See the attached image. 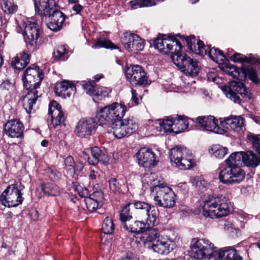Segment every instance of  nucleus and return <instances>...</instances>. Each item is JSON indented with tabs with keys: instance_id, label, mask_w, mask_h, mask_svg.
I'll list each match as a JSON object with an SVG mask.
<instances>
[{
	"instance_id": "1",
	"label": "nucleus",
	"mask_w": 260,
	"mask_h": 260,
	"mask_svg": "<svg viewBox=\"0 0 260 260\" xmlns=\"http://www.w3.org/2000/svg\"><path fill=\"white\" fill-rule=\"evenodd\" d=\"M243 151L235 152L225 159V166L219 173L221 182L225 184H238L245 178V172L241 167L243 164Z\"/></svg>"
},
{
	"instance_id": "2",
	"label": "nucleus",
	"mask_w": 260,
	"mask_h": 260,
	"mask_svg": "<svg viewBox=\"0 0 260 260\" xmlns=\"http://www.w3.org/2000/svg\"><path fill=\"white\" fill-rule=\"evenodd\" d=\"M141 238L145 247L160 255L168 254L176 246L174 241L160 235L156 229L148 230L142 234Z\"/></svg>"
},
{
	"instance_id": "3",
	"label": "nucleus",
	"mask_w": 260,
	"mask_h": 260,
	"mask_svg": "<svg viewBox=\"0 0 260 260\" xmlns=\"http://www.w3.org/2000/svg\"><path fill=\"white\" fill-rule=\"evenodd\" d=\"M203 214L206 217L218 218L230 213L228 199L222 194L210 195L204 201Z\"/></svg>"
},
{
	"instance_id": "4",
	"label": "nucleus",
	"mask_w": 260,
	"mask_h": 260,
	"mask_svg": "<svg viewBox=\"0 0 260 260\" xmlns=\"http://www.w3.org/2000/svg\"><path fill=\"white\" fill-rule=\"evenodd\" d=\"M126 107L121 103H113L101 109L96 114L99 125L109 126L116 121L121 120L125 115Z\"/></svg>"
},
{
	"instance_id": "5",
	"label": "nucleus",
	"mask_w": 260,
	"mask_h": 260,
	"mask_svg": "<svg viewBox=\"0 0 260 260\" xmlns=\"http://www.w3.org/2000/svg\"><path fill=\"white\" fill-rule=\"evenodd\" d=\"M170 157L171 163L180 170L189 169L193 164L191 152L184 147L178 146L172 148Z\"/></svg>"
},
{
	"instance_id": "6",
	"label": "nucleus",
	"mask_w": 260,
	"mask_h": 260,
	"mask_svg": "<svg viewBox=\"0 0 260 260\" xmlns=\"http://www.w3.org/2000/svg\"><path fill=\"white\" fill-rule=\"evenodd\" d=\"M222 89L226 96L235 103L241 104L244 99L247 100L251 98V93L241 82H233L230 86L222 87Z\"/></svg>"
},
{
	"instance_id": "7",
	"label": "nucleus",
	"mask_w": 260,
	"mask_h": 260,
	"mask_svg": "<svg viewBox=\"0 0 260 260\" xmlns=\"http://www.w3.org/2000/svg\"><path fill=\"white\" fill-rule=\"evenodd\" d=\"M155 193L154 201L156 206L168 208L175 204V194L172 189L163 184L156 185L154 187Z\"/></svg>"
},
{
	"instance_id": "8",
	"label": "nucleus",
	"mask_w": 260,
	"mask_h": 260,
	"mask_svg": "<svg viewBox=\"0 0 260 260\" xmlns=\"http://www.w3.org/2000/svg\"><path fill=\"white\" fill-rule=\"evenodd\" d=\"M190 248L192 257L200 259L210 258L216 247L207 239L194 238L191 242Z\"/></svg>"
},
{
	"instance_id": "9",
	"label": "nucleus",
	"mask_w": 260,
	"mask_h": 260,
	"mask_svg": "<svg viewBox=\"0 0 260 260\" xmlns=\"http://www.w3.org/2000/svg\"><path fill=\"white\" fill-rule=\"evenodd\" d=\"M104 127L111 128L108 132L112 133L116 138L121 139L135 132L138 128V125L133 119H124L112 122L109 126Z\"/></svg>"
},
{
	"instance_id": "10",
	"label": "nucleus",
	"mask_w": 260,
	"mask_h": 260,
	"mask_svg": "<svg viewBox=\"0 0 260 260\" xmlns=\"http://www.w3.org/2000/svg\"><path fill=\"white\" fill-rule=\"evenodd\" d=\"M172 61L187 76H196L199 73L198 61L189 56L178 53L172 56Z\"/></svg>"
},
{
	"instance_id": "11",
	"label": "nucleus",
	"mask_w": 260,
	"mask_h": 260,
	"mask_svg": "<svg viewBox=\"0 0 260 260\" xmlns=\"http://www.w3.org/2000/svg\"><path fill=\"white\" fill-rule=\"evenodd\" d=\"M22 189L18 188L17 184L9 185L0 196V202L3 205L9 208L20 205L23 200L21 192Z\"/></svg>"
},
{
	"instance_id": "12",
	"label": "nucleus",
	"mask_w": 260,
	"mask_h": 260,
	"mask_svg": "<svg viewBox=\"0 0 260 260\" xmlns=\"http://www.w3.org/2000/svg\"><path fill=\"white\" fill-rule=\"evenodd\" d=\"M133 206L137 209L140 218L145 221L148 226H153L156 222L158 213L154 206L142 201H136Z\"/></svg>"
},
{
	"instance_id": "13",
	"label": "nucleus",
	"mask_w": 260,
	"mask_h": 260,
	"mask_svg": "<svg viewBox=\"0 0 260 260\" xmlns=\"http://www.w3.org/2000/svg\"><path fill=\"white\" fill-rule=\"evenodd\" d=\"M126 79L132 84L145 87L151 84L144 69L139 65H131L125 71Z\"/></svg>"
},
{
	"instance_id": "14",
	"label": "nucleus",
	"mask_w": 260,
	"mask_h": 260,
	"mask_svg": "<svg viewBox=\"0 0 260 260\" xmlns=\"http://www.w3.org/2000/svg\"><path fill=\"white\" fill-rule=\"evenodd\" d=\"M43 78V74L39 72L38 67L36 66L34 68L28 67L24 71L22 77L24 86L27 91H37V89L39 87Z\"/></svg>"
},
{
	"instance_id": "15",
	"label": "nucleus",
	"mask_w": 260,
	"mask_h": 260,
	"mask_svg": "<svg viewBox=\"0 0 260 260\" xmlns=\"http://www.w3.org/2000/svg\"><path fill=\"white\" fill-rule=\"evenodd\" d=\"M98 123L96 116L95 118H82L77 123L74 132L79 137H88L95 133Z\"/></svg>"
},
{
	"instance_id": "16",
	"label": "nucleus",
	"mask_w": 260,
	"mask_h": 260,
	"mask_svg": "<svg viewBox=\"0 0 260 260\" xmlns=\"http://www.w3.org/2000/svg\"><path fill=\"white\" fill-rule=\"evenodd\" d=\"M154 45L159 52L166 54L171 53L172 56L179 53L182 48L179 41L166 38L156 39L154 41Z\"/></svg>"
},
{
	"instance_id": "17",
	"label": "nucleus",
	"mask_w": 260,
	"mask_h": 260,
	"mask_svg": "<svg viewBox=\"0 0 260 260\" xmlns=\"http://www.w3.org/2000/svg\"><path fill=\"white\" fill-rule=\"evenodd\" d=\"M121 43L129 52L142 51L144 47V42L137 35L125 32L121 38Z\"/></svg>"
},
{
	"instance_id": "18",
	"label": "nucleus",
	"mask_w": 260,
	"mask_h": 260,
	"mask_svg": "<svg viewBox=\"0 0 260 260\" xmlns=\"http://www.w3.org/2000/svg\"><path fill=\"white\" fill-rule=\"evenodd\" d=\"M227 68L230 69V75L233 78L239 80L247 76L253 83H257L259 80L256 71L252 68H239L234 65L229 64Z\"/></svg>"
},
{
	"instance_id": "19",
	"label": "nucleus",
	"mask_w": 260,
	"mask_h": 260,
	"mask_svg": "<svg viewBox=\"0 0 260 260\" xmlns=\"http://www.w3.org/2000/svg\"><path fill=\"white\" fill-rule=\"evenodd\" d=\"M47 16L49 18V22L47 23L48 28L54 31L61 29L65 20V15L63 13L54 7L49 12V14H46L44 17Z\"/></svg>"
},
{
	"instance_id": "20",
	"label": "nucleus",
	"mask_w": 260,
	"mask_h": 260,
	"mask_svg": "<svg viewBox=\"0 0 260 260\" xmlns=\"http://www.w3.org/2000/svg\"><path fill=\"white\" fill-rule=\"evenodd\" d=\"M139 165L145 168L154 166L156 157L154 152L150 149L142 148L136 154Z\"/></svg>"
},
{
	"instance_id": "21",
	"label": "nucleus",
	"mask_w": 260,
	"mask_h": 260,
	"mask_svg": "<svg viewBox=\"0 0 260 260\" xmlns=\"http://www.w3.org/2000/svg\"><path fill=\"white\" fill-rule=\"evenodd\" d=\"M196 121L201 129L221 134L223 131L217 124V120L212 116L198 117Z\"/></svg>"
},
{
	"instance_id": "22",
	"label": "nucleus",
	"mask_w": 260,
	"mask_h": 260,
	"mask_svg": "<svg viewBox=\"0 0 260 260\" xmlns=\"http://www.w3.org/2000/svg\"><path fill=\"white\" fill-rule=\"evenodd\" d=\"M24 36L26 43L31 45L36 44L41 35V31L35 22L28 21L24 24Z\"/></svg>"
},
{
	"instance_id": "23",
	"label": "nucleus",
	"mask_w": 260,
	"mask_h": 260,
	"mask_svg": "<svg viewBox=\"0 0 260 260\" xmlns=\"http://www.w3.org/2000/svg\"><path fill=\"white\" fill-rule=\"evenodd\" d=\"M6 134L12 138H21L23 136L24 126L19 120L13 119L7 122L4 128Z\"/></svg>"
},
{
	"instance_id": "24",
	"label": "nucleus",
	"mask_w": 260,
	"mask_h": 260,
	"mask_svg": "<svg viewBox=\"0 0 260 260\" xmlns=\"http://www.w3.org/2000/svg\"><path fill=\"white\" fill-rule=\"evenodd\" d=\"M49 114L51 115L52 120L51 126L56 128L61 125L64 121V117L61 110V106L55 101H53L49 108Z\"/></svg>"
},
{
	"instance_id": "25",
	"label": "nucleus",
	"mask_w": 260,
	"mask_h": 260,
	"mask_svg": "<svg viewBox=\"0 0 260 260\" xmlns=\"http://www.w3.org/2000/svg\"><path fill=\"white\" fill-rule=\"evenodd\" d=\"M54 90L56 95L65 98L75 93L76 87L71 82L63 80L56 84Z\"/></svg>"
},
{
	"instance_id": "26",
	"label": "nucleus",
	"mask_w": 260,
	"mask_h": 260,
	"mask_svg": "<svg viewBox=\"0 0 260 260\" xmlns=\"http://www.w3.org/2000/svg\"><path fill=\"white\" fill-rule=\"evenodd\" d=\"M36 12L44 17L55 7L54 0H34Z\"/></svg>"
},
{
	"instance_id": "27",
	"label": "nucleus",
	"mask_w": 260,
	"mask_h": 260,
	"mask_svg": "<svg viewBox=\"0 0 260 260\" xmlns=\"http://www.w3.org/2000/svg\"><path fill=\"white\" fill-rule=\"evenodd\" d=\"M91 156L88 157V160L90 164L95 165L99 162L105 164L108 160V156L105 151L98 147H94L90 149Z\"/></svg>"
},
{
	"instance_id": "28",
	"label": "nucleus",
	"mask_w": 260,
	"mask_h": 260,
	"mask_svg": "<svg viewBox=\"0 0 260 260\" xmlns=\"http://www.w3.org/2000/svg\"><path fill=\"white\" fill-rule=\"evenodd\" d=\"M64 164L65 169L70 175L79 174L84 168V164L83 163L75 162L73 157L70 155L65 158Z\"/></svg>"
},
{
	"instance_id": "29",
	"label": "nucleus",
	"mask_w": 260,
	"mask_h": 260,
	"mask_svg": "<svg viewBox=\"0 0 260 260\" xmlns=\"http://www.w3.org/2000/svg\"><path fill=\"white\" fill-rule=\"evenodd\" d=\"M244 119L241 116L227 117L224 121L222 122L223 127L231 129L235 132L239 133L242 131Z\"/></svg>"
},
{
	"instance_id": "30",
	"label": "nucleus",
	"mask_w": 260,
	"mask_h": 260,
	"mask_svg": "<svg viewBox=\"0 0 260 260\" xmlns=\"http://www.w3.org/2000/svg\"><path fill=\"white\" fill-rule=\"evenodd\" d=\"M29 55L27 52L23 51L12 58L11 64L14 69L20 71L26 66L29 63Z\"/></svg>"
},
{
	"instance_id": "31",
	"label": "nucleus",
	"mask_w": 260,
	"mask_h": 260,
	"mask_svg": "<svg viewBox=\"0 0 260 260\" xmlns=\"http://www.w3.org/2000/svg\"><path fill=\"white\" fill-rule=\"evenodd\" d=\"M125 230L134 233H143L146 228H148L146 223L140 221H131V220L127 222H123L122 225Z\"/></svg>"
},
{
	"instance_id": "32",
	"label": "nucleus",
	"mask_w": 260,
	"mask_h": 260,
	"mask_svg": "<svg viewBox=\"0 0 260 260\" xmlns=\"http://www.w3.org/2000/svg\"><path fill=\"white\" fill-rule=\"evenodd\" d=\"M243 161L244 166L256 168L260 164L259 157L252 151H243Z\"/></svg>"
},
{
	"instance_id": "33",
	"label": "nucleus",
	"mask_w": 260,
	"mask_h": 260,
	"mask_svg": "<svg viewBox=\"0 0 260 260\" xmlns=\"http://www.w3.org/2000/svg\"><path fill=\"white\" fill-rule=\"evenodd\" d=\"M38 97V91H27L22 101L23 107L27 113H30L31 112L33 105L36 103Z\"/></svg>"
},
{
	"instance_id": "34",
	"label": "nucleus",
	"mask_w": 260,
	"mask_h": 260,
	"mask_svg": "<svg viewBox=\"0 0 260 260\" xmlns=\"http://www.w3.org/2000/svg\"><path fill=\"white\" fill-rule=\"evenodd\" d=\"M218 257L222 260H243L238 251L231 247L220 250L218 252Z\"/></svg>"
},
{
	"instance_id": "35",
	"label": "nucleus",
	"mask_w": 260,
	"mask_h": 260,
	"mask_svg": "<svg viewBox=\"0 0 260 260\" xmlns=\"http://www.w3.org/2000/svg\"><path fill=\"white\" fill-rule=\"evenodd\" d=\"M174 119L171 117L158 119L156 122L159 125V126L157 127V131L164 133L174 132Z\"/></svg>"
},
{
	"instance_id": "36",
	"label": "nucleus",
	"mask_w": 260,
	"mask_h": 260,
	"mask_svg": "<svg viewBox=\"0 0 260 260\" xmlns=\"http://www.w3.org/2000/svg\"><path fill=\"white\" fill-rule=\"evenodd\" d=\"M174 129L175 130L174 132L176 134L182 132L187 129L188 126L187 119L183 116H179L177 119H174Z\"/></svg>"
},
{
	"instance_id": "37",
	"label": "nucleus",
	"mask_w": 260,
	"mask_h": 260,
	"mask_svg": "<svg viewBox=\"0 0 260 260\" xmlns=\"http://www.w3.org/2000/svg\"><path fill=\"white\" fill-rule=\"evenodd\" d=\"M109 184L110 189L115 193L123 192L125 187L124 180L121 179L111 178Z\"/></svg>"
},
{
	"instance_id": "38",
	"label": "nucleus",
	"mask_w": 260,
	"mask_h": 260,
	"mask_svg": "<svg viewBox=\"0 0 260 260\" xmlns=\"http://www.w3.org/2000/svg\"><path fill=\"white\" fill-rule=\"evenodd\" d=\"M209 152L215 157L222 158L227 153L228 149L218 144L213 145L209 150Z\"/></svg>"
},
{
	"instance_id": "39",
	"label": "nucleus",
	"mask_w": 260,
	"mask_h": 260,
	"mask_svg": "<svg viewBox=\"0 0 260 260\" xmlns=\"http://www.w3.org/2000/svg\"><path fill=\"white\" fill-rule=\"evenodd\" d=\"M44 193L48 196H56L60 193L59 187L55 184L50 183L44 184L42 186Z\"/></svg>"
},
{
	"instance_id": "40",
	"label": "nucleus",
	"mask_w": 260,
	"mask_h": 260,
	"mask_svg": "<svg viewBox=\"0 0 260 260\" xmlns=\"http://www.w3.org/2000/svg\"><path fill=\"white\" fill-rule=\"evenodd\" d=\"M133 205V203H128L125 205L121 210L120 214V219L123 225V222H127L131 220L132 216L130 212V206Z\"/></svg>"
},
{
	"instance_id": "41",
	"label": "nucleus",
	"mask_w": 260,
	"mask_h": 260,
	"mask_svg": "<svg viewBox=\"0 0 260 260\" xmlns=\"http://www.w3.org/2000/svg\"><path fill=\"white\" fill-rule=\"evenodd\" d=\"M210 48V46H205L203 42L199 40L197 41V45L194 46V49L192 52L201 56H204L207 53L208 54Z\"/></svg>"
},
{
	"instance_id": "42",
	"label": "nucleus",
	"mask_w": 260,
	"mask_h": 260,
	"mask_svg": "<svg viewBox=\"0 0 260 260\" xmlns=\"http://www.w3.org/2000/svg\"><path fill=\"white\" fill-rule=\"evenodd\" d=\"M248 140L252 145L253 148L255 150L260 156V135H256L249 133L247 135Z\"/></svg>"
},
{
	"instance_id": "43",
	"label": "nucleus",
	"mask_w": 260,
	"mask_h": 260,
	"mask_svg": "<svg viewBox=\"0 0 260 260\" xmlns=\"http://www.w3.org/2000/svg\"><path fill=\"white\" fill-rule=\"evenodd\" d=\"M110 92V90L107 87L98 88L95 93V95L93 97V100L95 103H99L107 97Z\"/></svg>"
},
{
	"instance_id": "44",
	"label": "nucleus",
	"mask_w": 260,
	"mask_h": 260,
	"mask_svg": "<svg viewBox=\"0 0 260 260\" xmlns=\"http://www.w3.org/2000/svg\"><path fill=\"white\" fill-rule=\"evenodd\" d=\"M114 229L115 225L113 220L109 217H106L102 225V229L103 233L106 234H111L113 232Z\"/></svg>"
},
{
	"instance_id": "45",
	"label": "nucleus",
	"mask_w": 260,
	"mask_h": 260,
	"mask_svg": "<svg viewBox=\"0 0 260 260\" xmlns=\"http://www.w3.org/2000/svg\"><path fill=\"white\" fill-rule=\"evenodd\" d=\"M208 55L212 60L216 62H217L219 60H222L225 58L224 55L222 52L214 47L210 48V50L208 51Z\"/></svg>"
},
{
	"instance_id": "46",
	"label": "nucleus",
	"mask_w": 260,
	"mask_h": 260,
	"mask_svg": "<svg viewBox=\"0 0 260 260\" xmlns=\"http://www.w3.org/2000/svg\"><path fill=\"white\" fill-rule=\"evenodd\" d=\"M84 201L87 210L90 212L95 211L99 207V203L92 196L86 198Z\"/></svg>"
},
{
	"instance_id": "47",
	"label": "nucleus",
	"mask_w": 260,
	"mask_h": 260,
	"mask_svg": "<svg viewBox=\"0 0 260 260\" xmlns=\"http://www.w3.org/2000/svg\"><path fill=\"white\" fill-rule=\"evenodd\" d=\"M82 85L87 94L91 96L92 98L95 95V93L97 91V89L95 86V83L94 81H88L87 82L82 81Z\"/></svg>"
},
{
	"instance_id": "48",
	"label": "nucleus",
	"mask_w": 260,
	"mask_h": 260,
	"mask_svg": "<svg viewBox=\"0 0 260 260\" xmlns=\"http://www.w3.org/2000/svg\"><path fill=\"white\" fill-rule=\"evenodd\" d=\"M93 48L105 47L106 48H116V46L112 43V42L105 39H99L97 40L96 43L93 45Z\"/></svg>"
},
{
	"instance_id": "49",
	"label": "nucleus",
	"mask_w": 260,
	"mask_h": 260,
	"mask_svg": "<svg viewBox=\"0 0 260 260\" xmlns=\"http://www.w3.org/2000/svg\"><path fill=\"white\" fill-rule=\"evenodd\" d=\"M2 8L5 12L13 13L16 11L17 7L14 4L13 0H3Z\"/></svg>"
},
{
	"instance_id": "50",
	"label": "nucleus",
	"mask_w": 260,
	"mask_h": 260,
	"mask_svg": "<svg viewBox=\"0 0 260 260\" xmlns=\"http://www.w3.org/2000/svg\"><path fill=\"white\" fill-rule=\"evenodd\" d=\"M129 4L133 9H136L139 8L152 6V4L147 1L141 0H134L129 2Z\"/></svg>"
},
{
	"instance_id": "51",
	"label": "nucleus",
	"mask_w": 260,
	"mask_h": 260,
	"mask_svg": "<svg viewBox=\"0 0 260 260\" xmlns=\"http://www.w3.org/2000/svg\"><path fill=\"white\" fill-rule=\"evenodd\" d=\"M103 173L101 171L96 170H90L89 174V178L95 182H98L99 180H100L102 177Z\"/></svg>"
},
{
	"instance_id": "52",
	"label": "nucleus",
	"mask_w": 260,
	"mask_h": 260,
	"mask_svg": "<svg viewBox=\"0 0 260 260\" xmlns=\"http://www.w3.org/2000/svg\"><path fill=\"white\" fill-rule=\"evenodd\" d=\"M231 60L235 62H245V59L247 56L239 53H235L233 55L229 57Z\"/></svg>"
},
{
	"instance_id": "53",
	"label": "nucleus",
	"mask_w": 260,
	"mask_h": 260,
	"mask_svg": "<svg viewBox=\"0 0 260 260\" xmlns=\"http://www.w3.org/2000/svg\"><path fill=\"white\" fill-rule=\"evenodd\" d=\"M66 52V49L64 46H58L54 51L53 56L55 59L61 58Z\"/></svg>"
},
{
	"instance_id": "54",
	"label": "nucleus",
	"mask_w": 260,
	"mask_h": 260,
	"mask_svg": "<svg viewBox=\"0 0 260 260\" xmlns=\"http://www.w3.org/2000/svg\"><path fill=\"white\" fill-rule=\"evenodd\" d=\"M12 88V84L8 80L4 81L0 85V89L5 92L10 90Z\"/></svg>"
},
{
	"instance_id": "55",
	"label": "nucleus",
	"mask_w": 260,
	"mask_h": 260,
	"mask_svg": "<svg viewBox=\"0 0 260 260\" xmlns=\"http://www.w3.org/2000/svg\"><path fill=\"white\" fill-rule=\"evenodd\" d=\"M76 190L81 197L86 198L88 195V189L86 187H83L81 185H77Z\"/></svg>"
},
{
	"instance_id": "56",
	"label": "nucleus",
	"mask_w": 260,
	"mask_h": 260,
	"mask_svg": "<svg viewBox=\"0 0 260 260\" xmlns=\"http://www.w3.org/2000/svg\"><path fill=\"white\" fill-rule=\"evenodd\" d=\"M245 62L251 64H256L259 62V58L256 54H249L248 56H247V59H245Z\"/></svg>"
},
{
	"instance_id": "57",
	"label": "nucleus",
	"mask_w": 260,
	"mask_h": 260,
	"mask_svg": "<svg viewBox=\"0 0 260 260\" xmlns=\"http://www.w3.org/2000/svg\"><path fill=\"white\" fill-rule=\"evenodd\" d=\"M185 41L188 46L189 50L191 51L194 49V46H196L195 44L196 39L194 36L187 37Z\"/></svg>"
},
{
	"instance_id": "58",
	"label": "nucleus",
	"mask_w": 260,
	"mask_h": 260,
	"mask_svg": "<svg viewBox=\"0 0 260 260\" xmlns=\"http://www.w3.org/2000/svg\"><path fill=\"white\" fill-rule=\"evenodd\" d=\"M49 175L50 178L54 180H58L61 177V174L57 170H51Z\"/></svg>"
},
{
	"instance_id": "59",
	"label": "nucleus",
	"mask_w": 260,
	"mask_h": 260,
	"mask_svg": "<svg viewBox=\"0 0 260 260\" xmlns=\"http://www.w3.org/2000/svg\"><path fill=\"white\" fill-rule=\"evenodd\" d=\"M90 196H92L94 200H96L98 203L101 201L103 199V193L100 190L96 191H94L92 194L90 195Z\"/></svg>"
},
{
	"instance_id": "60",
	"label": "nucleus",
	"mask_w": 260,
	"mask_h": 260,
	"mask_svg": "<svg viewBox=\"0 0 260 260\" xmlns=\"http://www.w3.org/2000/svg\"><path fill=\"white\" fill-rule=\"evenodd\" d=\"M121 260H139V258L134 254L127 252L122 257Z\"/></svg>"
},
{
	"instance_id": "61",
	"label": "nucleus",
	"mask_w": 260,
	"mask_h": 260,
	"mask_svg": "<svg viewBox=\"0 0 260 260\" xmlns=\"http://www.w3.org/2000/svg\"><path fill=\"white\" fill-rule=\"evenodd\" d=\"M131 93H132V99L133 101L135 103L136 105L139 104L140 100L138 98V93L137 92L136 89L133 88L131 89Z\"/></svg>"
},
{
	"instance_id": "62",
	"label": "nucleus",
	"mask_w": 260,
	"mask_h": 260,
	"mask_svg": "<svg viewBox=\"0 0 260 260\" xmlns=\"http://www.w3.org/2000/svg\"><path fill=\"white\" fill-rule=\"evenodd\" d=\"M30 216L33 220H37L39 218V212L36 209L32 210L30 213Z\"/></svg>"
},
{
	"instance_id": "63",
	"label": "nucleus",
	"mask_w": 260,
	"mask_h": 260,
	"mask_svg": "<svg viewBox=\"0 0 260 260\" xmlns=\"http://www.w3.org/2000/svg\"><path fill=\"white\" fill-rule=\"evenodd\" d=\"M207 183L205 180H200L196 181V185L200 189L205 187Z\"/></svg>"
},
{
	"instance_id": "64",
	"label": "nucleus",
	"mask_w": 260,
	"mask_h": 260,
	"mask_svg": "<svg viewBox=\"0 0 260 260\" xmlns=\"http://www.w3.org/2000/svg\"><path fill=\"white\" fill-rule=\"evenodd\" d=\"M73 10L76 12L77 14L79 13L83 9V7L80 4H76L73 7Z\"/></svg>"
}]
</instances>
